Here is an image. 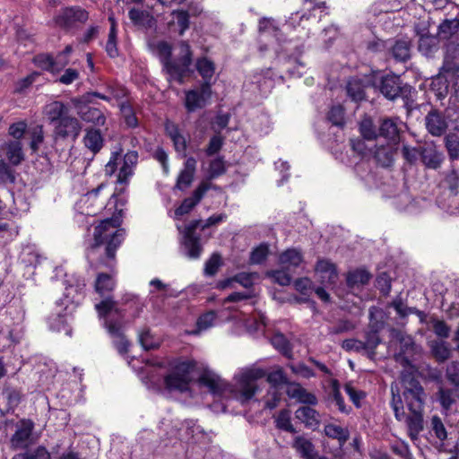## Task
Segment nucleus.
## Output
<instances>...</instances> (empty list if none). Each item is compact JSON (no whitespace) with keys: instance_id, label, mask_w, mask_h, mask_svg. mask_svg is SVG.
Wrapping results in <instances>:
<instances>
[{"instance_id":"nucleus-1","label":"nucleus","mask_w":459,"mask_h":459,"mask_svg":"<svg viewBox=\"0 0 459 459\" xmlns=\"http://www.w3.org/2000/svg\"><path fill=\"white\" fill-rule=\"evenodd\" d=\"M196 373H198L197 384L200 387L207 388L208 392L214 396L233 397L241 403L254 397L259 390L256 381L266 375L265 370L260 368L241 369L235 375L236 384L232 386L212 369L207 368L201 369L197 363L193 377Z\"/></svg>"},{"instance_id":"nucleus-2","label":"nucleus","mask_w":459,"mask_h":459,"mask_svg":"<svg viewBox=\"0 0 459 459\" xmlns=\"http://www.w3.org/2000/svg\"><path fill=\"white\" fill-rule=\"evenodd\" d=\"M119 216L103 220L94 230L93 242L87 248L86 258L91 266L103 264L108 268L115 265V255L123 242L126 231L118 229L121 224Z\"/></svg>"},{"instance_id":"nucleus-3","label":"nucleus","mask_w":459,"mask_h":459,"mask_svg":"<svg viewBox=\"0 0 459 459\" xmlns=\"http://www.w3.org/2000/svg\"><path fill=\"white\" fill-rule=\"evenodd\" d=\"M196 368V361L194 359L178 358L169 361L167 375H163L160 364H153L146 367V383L152 387H160L163 382L169 391L186 393L190 389L193 381V374Z\"/></svg>"},{"instance_id":"nucleus-4","label":"nucleus","mask_w":459,"mask_h":459,"mask_svg":"<svg viewBox=\"0 0 459 459\" xmlns=\"http://www.w3.org/2000/svg\"><path fill=\"white\" fill-rule=\"evenodd\" d=\"M180 53L178 58H172V47L166 41H159L152 46L154 55L162 65V71L168 75L169 82L175 81L179 84L190 73L192 65V50L186 41H180Z\"/></svg>"},{"instance_id":"nucleus-5","label":"nucleus","mask_w":459,"mask_h":459,"mask_svg":"<svg viewBox=\"0 0 459 459\" xmlns=\"http://www.w3.org/2000/svg\"><path fill=\"white\" fill-rule=\"evenodd\" d=\"M65 287V298L56 303V307L52 313L48 316V324L51 330L56 332L65 331L66 334H70L67 328L68 316L72 310L78 305L83 297V290L85 281L82 278H73L67 280Z\"/></svg>"},{"instance_id":"nucleus-6","label":"nucleus","mask_w":459,"mask_h":459,"mask_svg":"<svg viewBox=\"0 0 459 459\" xmlns=\"http://www.w3.org/2000/svg\"><path fill=\"white\" fill-rule=\"evenodd\" d=\"M95 308L99 316L103 318L104 326L113 339L114 346L120 354H126L130 343L123 333L126 323L124 310L118 308L114 300L109 299L96 304Z\"/></svg>"},{"instance_id":"nucleus-7","label":"nucleus","mask_w":459,"mask_h":459,"mask_svg":"<svg viewBox=\"0 0 459 459\" xmlns=\"http://www.w3.org/2000/svg\"><path fill=\"white\" fill-rule=\"evenodd\" d=\"M122 153L121 147L111 152L110 159L105 166V173L107 176H112L119 166L117 181L119 184H127L138 162V152L130 151L123 157Z\"/></svg>"},{"instance_id":"nucleus-8","label":"nucleus","mask_w":459,"mask_h":459,"mask_svg":"<svg viewBox=\"0 0 459 459\" xmlns=\"http://www.w3.org/2000/svg\"><path fill=\"white\" fill-rule=\"evenodd\" d=\"M403 397L411 412H423L426 394L420 383L413 377H403Z\"/></svg>"},{"instance_id":"nucleus-9","label":"nucleus","mask_w":459,"mask_h":459,"mask_svg":"<svg viewBox=\"0 0 459 459\" xmlns=\"http://www.w3.org/2000/svg\"><path fill=\"white\" fill-rule=\"evenodd\" d=\"M326 9L325 2H317L316 0H305L301 12L291 13L287 21L289 27L296 28L302 26L305 28L306 22L317 18V13H323Z\"/></svg>"},{"instance_id":"nucleus-10","label":"nucleus","mask_w":459,"mask_h":459,"mask_svg":"<svg viewBox=\"0 0 459 459\" xmlns=\"http://www.w3.org/2000/svg\"><path fill=\"white\" fill-rule=\"evenodd\" d=\"M199 224L200 221H192L183 231V251L190 259H198L203 251L200 238L195 234Z\"/></svg>"},{"instance_id":"nucleus-11","label":"nucleus","mask_w":459,"mask_h":459,"mask_svg":"<svg viewBox=\"0 0 459 459\" xmlns=\"http://www.w3.org/2000/svg\"><path fill=\"white\" fill-rule=\"evenodd\" d=\"M82 123L74 116H67L53 126L55 141L71 139L74 142L82 132Z\"/></svg>"},{"instance_id":"nucleus-12","label":"nucleus","mask_w":459,"mask_h":459,"mask_svg":"<svg viewBox=\"0 0 459 459\" xmlns=\"http://www.w3.org/2000/svg\"><path fill=\"white\" fill-rule=\"evenodd\" d=\"M185 95V107L191 113L206 106L212 96V87L208 83L201 84L198 89L186 91Z\"/></svg>"},{"instance_id":"nucleus-13","label":"nucleus","mask_w":459,"mask_h":459,"mask_svg":"<svg viewBox=\"0 0 459 459\" xmlns=\"http://www.w3.org/2000/svg\"><path fill=\"white\" fill-rule=\"evenodd\" d=\"M89 18L88 12L79 6L67 7L56 17V23L64 28H70L75 22L84 23Z\"/></svg>"},{"instance_id":"nucleus-14","label":"nucleus","mask_w":459,"mask_h":459,"mask_svg":"<svg viewBox=\"0 0 459 459\" xmlns=\"http://www.w3.org/2000/svg\"><path fill=\"white\" fill-rule=\"evenodd\" d=\"M425 126L432 136L439 137L446 132L448 122L443 112L433 108L425 117Z\"/></svg>"},{"instance_id":"nucleus-15","label":"nucleus","mask_w":459,"mask_h":459,"mask_svg":"<svg viewBox=\"0 0 459 459\" xmlns=\"http://www.w3.org/2000/svg\"><path fill=\"white\" fill-rule=\"evenodd\" d=\"M34 429V423L30 420H22L14 434L11 437V446L13 449L27 448Z\"/></svg>"},{"instance_id":"nucleus-16","label":"nucleus","mask_w":459,"mask_h":459,"mask_svg":"<svg viewBox=\"0 0 459 459\" xmlns=\"http://www.w3.org/2000/svg\"><path fill=\"white\" fill-rule=\"evenodd\" d=\"M43 116L53 126L70 115V107L59 100L47 103L43 108Z\"/></svg>"},{"instance_id":"nucleus-17","label":"nucleus","mask_w":459,"mask_h":459,"mask_svg":"<svg viewBox=\"0 0 459 459\" xmlns=\"http://www.w3.org/2000/svg\"><path fill=\"white\" fill-rule=\"evenodd\" d=\"M458 71L459 66L457 64L455 63L453 59L446 56L438 75L432 81L433 87L438 86L437 91L439 96H442L447 91L448 82L446 74L455 75Z\"/></svg>"},{"instance_id":"nucleus-18","label":"nucleus","mask_w":459,"mask_h":459,"mask_svg":"<svg viewBox=\"0 0 459 459\" xmlns=\"http://www.w3.org/2000/svg\"><path fill=\"white\" fill-rule=\"evenodd\" d=\"M444 184L449 191L448 211L451 213L459 212V173L452 170L446 175Z\"/></svg>"},{"instance_id":"nucleus-19","label":"nucleus","mask_w":459,"mask_h":459,"mask_svg":"<svg viewBox=\"0 0 459 459\" xmlns=\"http://www.w3.org/2000/svg\"><path fill=\"white\" fill-rule=\"evenodd\" d=\"M403 125L402 120L398 117L383 119L379 126V137L386 139L389 143H397Z\"/></svg>"},{"instance_id":"nucleus-20","label":"nucleus","mask_w":459,"mask_h":459,"mask_svg":"<svg viewBox=\"0 0 459 459\" xmlns=\"http://www.w3.org/2000/svg\"><path fill=\"white\" fill-rule=\"evenodd\" d=\"M209 188L210 186L207 183H201L194 191L192 196L184 199L182 204L176 209V218L188 213L201 201Z\"/></svg>"},{"instance_id":"nucleus-21","label":"nucleus","mask_w":459,"mask_h":459,"mask_svg":"<svg viewBox=\"0 0 459 459\" xmlns=\"http://www.w3.org/2000/svg\"><path fill=\"white\" fill-rule=\"evenodd\" d=\"M82 143L89 152L95 155L104 145V136L100 129L87 127L84 130Z\"/></svg>"},{"instance_id":"nucleus-22","label":"nucleus","mask_w":459,"mask_h":459,"mask_svg":"<svg viewBox=\"0 0 459 459\" xmlns=\"http://www.w3.org/2000/svg\"><path fill=\"white\" fill-rule=\"evenodd\" d=\"M401 84L402 82L400 77L396 75H386L382 78L379 89L381 93L385 98L389 100H394L403 91V88Z\"/></svg>"},{"instance_id":"nucleus-23","label":"nucleus","mask_w":459,"mask_h":459,"mask_svg":"<svg viewBox=\"0 0 459 459\" xmlns=\"http://www.w3.org/2000/svg\"><path fill=\"white\" fill-rule=\"evenodd\" d=\"M295 417L301 421L307 428L316 430L321 421L318 411L309 406L299 407L295 411Z\"/></svg>"},{"instance_id":"nucleus-24","label":"nucleus","mask_w":459,"mask_h":459,"mask_svg":"<svg viewBox=\"0 0 459 459\" xmlns=\"http://www.w3.org/2000/svg\"><path fill=\"white\" fill-rule=\"evenodd\" d=\"M316 273L318 275L323 284H333L337 279V271L333 263L322 259L316 263Z\"/></svg>"},{"instance_id":"nucleus-25","label":"nucleus","mask_w":459,"mask_h":459,"mask_svg":"<svg viewBox=\"0 0 459 459\" xmlns=\"http://www.w3.org/2000/svg\"><path fill=\"white\" fill-rule=\"evenodd\" d=\"M327 401L331 405H334L341 413L348 415L351 411V407L348 406L344 402V398L341 394L340 384L336 379L331 382Z\"/></svg>"},{"instance_id":"nucleus-26","label":"nucleus","mask_w":459,"mask_h":459,"mask_svg":"<svg viewBox=\"0 0 459 459\" xmlns=\"http://www.w3.org/2000/svg\"><path fill=\"white\" fill-rule=\"evenodd\" d=\"M195 66L200 76L203 78L202 84L208 83V86L212 87L213 75L215 74L214 62L207 56H202L195 60Z\"/></svg>"},{"instance_id":"nucleus-27","label":"nucleus","mask_w":459,"mask_h":459,"mask_svg":"<svg viewBox=\"0 0 459 459\" xmlns=\"http://www.w3.org/2000/svg\"><path fill=\"white\" fill-rule=\"evenodd\" d=\"M78 115L82 121L97 126H102L106 123V117L103 112L97 108L88 106L79 107Z\"/></svg>"},{"instance_id":"nucleus-28","label":"nucleus","mask_w":459,"mask_h":459,"mask_svg":"<svg viewBox=\"0 0 459 459\" xmlns=\"http://www.w3.org/2000/svg\"><path fill=\"white\" fill-rule=\"evenodd\" d=\"M396 143H387L386 144L380 143V139H377L376 144L375 159L377 162L382 167H389L394 160V145Z\"/></svg>"},{"instance_id":"nucleus-29","label":"nucleus","mask_w":459,"mask_h":459,"mask_svg":"<svg viewBox=\"0 0 459 459\" xmlns=\"http://www.w3.org/2000/svg\"><path fill=\"white\" fill-rule=\"evenodd\" d=\"M196 163V160L193 157L186 159L184 164V169L180 172L177 180L178 188L183 190L191 185L195 173Z\"/></svg>"},{"instance_id":"nucleus-30","label":"nucleus","mask_w":459,"mask_h":459,"mask_svg":"<svg viewBox=\"0 0 459 459\" xmlns=\"http://www.w3.org/2000/svg\"><path fill=\"white\" fill-rule=\"evenodd\" d=\"M387 49L392 53L393 57L399 62H404L410 58V42L406 39H397L394 42H388Z\"/></svg>"},{"instance_id":"nucleus-31","label":"nucleus","mask_w":459,"mask_h":459,"mask_svg":"<svg viewBox=\"0 0 459 459\" xmlns=\"http://www.w3.org/2000/svg\"><path fill=\"white\" fill-rule=\"evenodd\" d=\"M4 148L9 164L18 166L24 160L22 144L20 141H9L5 143Z\"/></svg>"},{"instance_id":"nucleus-32","label":"nucleus","mask_w":459,"mask_h":459,"mask_svg":"<svg viewBox=\"0 0 459 459\" xmlns=\"http://www.w3.org/2000/svg\"><path fill=\"white\" fill-rule=\"evenodd\" d=\"M292 447L304 459H314L316 456L315 446L310 439L298 436L294 438Z\"/></svg>"},{"instance_id":"nucleus-33","label":"nucleus","mask_w":459,"mask_h":459,"mask_svg":"<svg viewBox=\"0 0 459 459\" xmlns=\"http://www.w3.org/2000/svg\"><path fill=\"white\" fill-rule=\"evenodd\" d=\"M115 285L113 274L99 273L95 282V290L101 297L107 296L104 300H112L108 298V294L114 290Z\"/></svg>"},{"instance_id":"nucleus-34","label":"nucleus","mask_w":459,"mask_h":459,"mask_svg":"<svg viewBox=\"0 0 459 459\" xmlns=\"http://www.w3.org/2000/svg\"><path fill=\"white\" fill-rule=\"evenodd\" d=\"M324 432L326 437L338 440L340 445H344L350 438L348 428H343L333 423L325 424Z\"/></svg>"},{"instance_id":"nucleus-35","label":"nucleus","mask_w":459,"mask_h":459,"mask_svg":"<svg viewBox=\"0 0 459 459\" xmlns=\"http://www.w3.org/2000/svg\"><path fill=\"white\" fill-rule=\"evenodd\" d=\"M289 396L297 399L299 403L316 405L317 404L316 396L307 392L305 388L300 386L299 385H292L288 391Z\"/></svg>"},{"instance_id":"nucleus-36","label":"nucleus","mask_w":459,"mask_h":459,"mask_svg":"<svg viewBox=\"0 0 459 459\" xmlns=\"http://www.w3.org/2000/svg\"><path fill=\"white\" fill-rule=\"evenodd\" d=\"M420 156L424 165L432 169L439 168L443 161L442 153L434 148H424L420 152Z\"/></svg>"},{"instance_id":"nucleus-37","label":"nucleus","mask_w":459,"mask_h":459,"mask_svg":"<svg viewBox=\"0 0 459 459\" xmlns=\"http://www.w3.org/2000/svg\"><path fill=\"white\" fill-rule=\"evenodd\" d=\"M301 262L302 255L295 248L287 249L280 255L281 265L288 270L298 267Z\"/></svg>"},{"instance_id":"nucleus-38","label":"nucleus","mask_w":459,"mask_h":459,"mask_svg":"<svg viewBox=\"0 0 459 459\" xmlns=\"http://www.w3.org/2000/svg\"><path fill=\"white\" fill-rule=\"evenodd\" d=\"M418 49L425 56H431L438 49V39L432 35L420 36Z\"/></svg>"},{"instance_id":"nucleus-39","label":"nucleus","mask_w":459,"mask_h":459,"mask_svg":"<svg viewBox=\"0 0 459 459\" xmlns=\"http://www.w3.org/2000/svg\"><path fill=\"white\" fill-rule=\"evenodd\" d=\"M370 280V274L362 269H357L349 272L347 274V285L351 289L359 288V286L367 284Z\"/></svg>"},{"instance_id":"nucleus-40","label":"nucleus","mask_w":459,"mask_h":459,"mask_svg":"<svg viewBox=\"0 0 459 459\" xmlns=\"http://www.w3.org/2000/svg\"><path fill=\"white\" fill-rule=\"evenodd\" d=\"M217 321V314L213 310H210L201 315L196 322V329L190 332L191 334H199L203 331L214 326Z\"/></svg>"},{"instance_id":"nucleus-41","label":"nucleus","mask_w":459,"mask_h":459,"mask_svg":"<svg viewBox=\"0 0 459 459\" xmlns=\"http://www.w3.org/2000/svg\"><path fill=\"white\" fill-rule=\"evenodd\" d=\"M346 91L348 96L353 101H360L365 98V86L359 79L351 78L349 80Z\"/></svg>"},{"instance_id":"nucleus-42","label":"nucleus","mask_w":459,"mask_h":459,"mask_svg":"<svg viewBox=\"0 0 459 459\" xmlns=\"http://www.w3.org/2000/svg\"><path fill=\"white\" fill-rule=\"evenodd\" d=\"M275 426L281 430H284L290 433H296L297 430L291 423L290 411L283 409L280 411L278 415L274 418Z\"/></svg>"},{"instance_id":"nucleus-43","label":"nucleus","mask_w":459,"mask_h":459,"mask_svg":"<svg viewBox=\"0 0 459 459\" xmlns=\"http://www.w3.org/2000/svg\"><path fill=\"white\" fill-rule=\"evenodd\" d=\"M430 348L434 357L439 362L446 361L451 356V349L445 341H434L431 342Z\"/></svg>"},{"instance_id":"nucleus-44","label":"nucleus","mask_w":459,"mask_h":459,"mask_svg":"<svg viewBox=\"0 0 459 459\" xmlns=\"http://www.w3.org/2000/svg\"><path fill=\"white\" fill-rule=\"evenodd\" d=\"M445 145L450 160H459V135L455 134H447L445 138Z\"/></svg>"},{"instance_id":"nucleus-45","label":"nucleus","mask_w":459,"mask_h":459,"mask_svg":"<svg viewBox=\"0 0 459 459\" xmlns=\"http://www.w3.org/2000/svg\"><path fill=\"white\" fill-rule=\"evenodd\" d=\"M429 429L430 433L435 435V437L438 438L441 442L446 439V429L440 417L437 415L431 417Z\"/></svg>"},{"instance_id":"nucleus-46","label":"nucleus","mask_w":459,"mask_h":459,"mask_svg":"<svg viewBox=\"0 0 459 459\" xmlns=\"http://www.w3.org/2000/svg\"><path fill=\"white\" fill-rule=\"evenodd\" d=\"M281 399V393L279 387L270 386L264 396V408L273 410L276 408Z\"/></svg>"},{"instance_id":"nucleus-47","label":"nucleus","mask_w":459,"mask_h":459,"mask_svg":"<svg viewBox=\"0 0 459 459\" xmlns=\"http://www.w3.org/2000/svg\"><path fill=\"white\" fill-rule=\"evenodd\" d=\"M389 306L392 307L401 317H406L410 314H421L416 307H409L404 305L401 297H396Z\"/></svg>"},{"instance_id":"nucleus-48","label":"nucleus","mask_w":459,"mask_h":459,"mask_svg":"<svg viewBox=\"0 0 459 459\" xmlns=\"http://www.w3.org/2000/svg\"><path fill=\"white\" fill-rule=\"evenodd\" d=\"M34 63L41 69L48 71L52 74H56V71L57 69L56 68L54 57L48 54L37 55L34 57Z\"/></svg>"},{"instance_id":"nucleus-49","label":"nucleus","mask_w":459,"mask_h":459,"mask_svg":"<svg viewBox=\"0 0 459 459\" xmlns=\"http://www.w3.org/2000/svg\"><path fill=\"white\" fill-rule=\"evenodd\" d=\"M225 171H226V166H225V161L222 157H220V156L216 157L210 161L209 168L207 170L209 178H218V177L221 176L222 174H224Z\"/></svg>"},{"instance_id":"nucleus-50","label":"nucleus","mask_w":459,"mask_h":459,"mask_svg":"<svg viewBox=\"0 0 459 459\" xmlns=\"http://www.w3.org/2000/svg\"><path fill=\"white\" fill-rule=\"evenodd\" d=\"M139 342L146 351L157 349L160 345L159 341L151 334L147 328L139 333Z\"/></svg>"},{"instance_id":"nucleus-51","label":"nucleus","mask_w":459,"mask_h":459,"mask_svg":"<svg viewBox=\"0 0 459 459\" xmlns=\"http://www.w3.org/2000/svg\"><path fill=\"white\" fill-rule=\"evenodd\" d=\"M247 332L251 334L263 333L266 325L265 317L260 316V318H250L246 320L245 323Z\"/></svg>"},{"instance_id":"nucleus-52","label":"nucleus","mask_w":459,"mask_h":459,"mask_svg":"<svg viewBox=\"0 0 459 459\" xmlns=\"http://www.w3.org/2000/svg\"><path fill=\"white\" fill-rule=\"evenodd\" d=\"M327 118L334 126H342L344 123L343 108L341 105L333 106L328 112Z\"/></svg>"},{"instance_id":"nucleus-53","label":"nucleus","mask_w":459,"mask_h":459,"mask_svg":"<svg viewBox=\"0 0 459 459\" xmlns=\"http://www.w3.org/2000/svg\"><path fill=\"white\" fill-rule=\"evenodd\" d=\"M121 113L127 127L134 128L138 126V119L130 105L122 104Z\"/></svg>"},{"instance_id":"nucleus-54","label":"nucleus","mask_w":459,"mask_h":459,"mask_svg":"<svg viewBox=\"0 0 459 459\" xmlns=\"http://www.w3.org/2000/svg\"><path fill=\"white\" fill-rule=\"evenodd\" d=\"M359 131L361 135L367 140L378 139L370 118H365L360 122Z\"/></svg>"},{"instance_id":"nucleus-55","label":"nucleus","mask_w":459,"mask_h":459,"mask_svg":"<svg viewBox=\"0 0 459 459\" xmlns=\"http://www.w3.org/2000/svg\"><path fill=\"white\" fill-rule=\"evenodd\" d=\"M30 137H31L30 143V149L32 150L33 152H36L44 141L43 126H35L31 130Z\"/></svg>"},{"instance_id":"nucleus-56","label":"nucleus","mask_w":459,"mask_h":459,"mask_svg":"<svg viewBox=\"0 0 459 459\" xmlns=\"http://www.w3.org/2000/svg\"><path fill=\"white\" fill-rule=\"evenodd\" d=\"M14 171L11 169L7 162H5L4 160H0V183H14Z\"/></svg>"},{"instance_id":"nucleus-57","label":"nucleus","mask_w":459,"mask_h":459,"mask_svg":"<svg viewBox=\"0 0 459 459\" xmlns=\"http://www.w3.org/2000/svg\"><path fill=\"white\" fill-rule=\"evenodd\" d=\"M288 269L282 267V269L280 270H273L269 273V276L277 283H279L281 286H287L290 283L291 276L289 272H287Z\"/></svg>"},{"instance_id":"nucleus-58","label":"nucleus","mask_w":459,"mask_h":459,"mask_svg":"<svg viewBox=\"0 0 459 459\" xmlns=\"http://www.w3.org/2000/svg\"><path fill=\"white\" fill-rule=\"evenodd\" d=\"M459 28V22L456 20H446L443 22L439 27L438 31L439 34L442 35L444 38H448L454 33L457 31Z\"/></svg>"},{"instance_id":"nucleus-59","label":"nucleus","mask_w":459,"mask_h":459,"mask_svg":"<svg viewBox=\"0 0 459 459\" xmlns=\"http://www.w3.org/2000/svg\"><path fill=\"white\" fill-rule=\"evenodd\" d=\"M367 351L374 354V351L377 346L380 343V338L377 330H370L366 333V341L363 342Z\"/></svg>"},{"instance_id":"nucleus-60","label":"nucleus","mask_w":459,"mask_h":459,"mask_svg":"<svg viewBox=\"0 0 459 459\" xmlns=\"http://www.w3.org/2000/svg\"><path fill=\"white\" fill-rule=\"evenodd\" d=\"M117 32H114V30H109L107 43L105 45V50L108 56L114 58L118 56V49L117 47Z\"/></svg>"},{"instance_id":"nucleus-61","label":"nucleus","mask_w":459,"mask_h":459,"mask_svg":"<svg viewBox=\"0 0 459 459\" xmlns=\"http://www.w3.org/2000/svg\"><path fill=\"white\" fill-rule=\"evenodd\" d=\"M221 265V258L220 255L213 254L204 265V273L208 276H213Z\"/></svg>"},{"instance_id":"nucleus-62","label":"nucleus","mask_w":459,"mask_h":459,"mask_svg":"<svg viewBox=\"0 0 459 459\" xmlns=\"http://www.w3.org/2000/svg\"><path fill=\"white\" fill-rule=\"evenodd\" d=\"M432 328L435 334L440 338H447L449 337L451 328L450 326L443 320L432 319L431 320Z\"/></svg>"},{"instance_id":"nucleus-63","label":"nucleus","mask_w":459,"mask_h":459,"mask_svg":"<svg viewBox=\"0 0 459 459\" xmlns=\"http://www.w3.org/2000/svg\"><path fill=\"white\" fill-rule=\"evenodd\" d=\"M345 392L349 395L351 401L357 408H360V401L366 397V394L363 391L355 389L351 385L347 384L345 385Z\"/></svg>"},{"instance_id":"nucleus-64","label":"nucleus","mask_w":459,"mask_h":459,"mask_svg":"<svg viewBox=\"0 0 459 459\" xmlns=\"http://www.w3.org/2000/svg\"><path fill=\"white\" fill-rule=\"evenodd\" d=\"M272 344L283 354L290 351V345L288 340L281 333L274 334L271 339Z\"/></svg>"}]
</instances>
